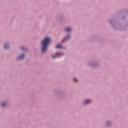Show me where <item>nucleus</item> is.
Instances as JSON below:
<instances>
[{
	"label": "nucleus",
	"mask_w": 128,
	"mask_h": 128,
	"mask_svg": "<svg viewBox=\"0 0 128 128\" xmlns=\"http://www.w3.org/2000/svg\"><path fill=\"white\" fill-rule=\"evenodd\" d=\"M24 55L22 54L20 56H19L17 60H24Z\"/></svg>",
	"instance_id": "3"
},
{
	"label": "nucleus",
	"mask_w": 128,
	"mask_h": 128,
	"mask_svg": "<svg viewBox=\"0 0 128 128\" xmlns=\"http://www.w3.org/2000/svg\"><path fill=\"white\" fill-rule=\"evenodd\" d=\"M52 40V38L50 37H47L44 38V40L42 42V50L43 52H46V50L48 48V46L50 42Z\"/></svg>",
	"instance_id": "1"
},
{
	"label": "nucleus",
	"mask_w": 128,
	"mask_h": 128,
	"mask_svg": "<svg viewBox=\"0 0 128 128\" xmlns=\"http://www.w3.org/2000/svg\"><path fill=\"white\" fill-rule=\"evenodd\" d=\"M64 56V54L62 53H56V56L54 55L52 56V58H60V56Z\"/></svg>",
	"instance_id": "2"
},
{
	"label": "nucleus",
	"mask_w": 128,
	"mask_h": 128,
	"mask_svg": "<svg viewBox=\"0 0 128 128\" xmlns=\"http://www.w3.org/2000/svg\"><path fill=\"white\" fill-rule=\"evenodd\" d=\"M74 82H78V79L74 78Z\"/></svg>",
	"instance_id": "10"
},
{
	"label": "nucleus",
	"mask_w": 128,
	"mask_h": 128,
	"mask_svg": "<svg viewBox=\"0 0 128 128\" xmlns=\"http://www.w3.org/2000/svg\"><path fill=\"white\" fill-rule=\"evenodd\" d=\"M21 50H26V48H21Z\"/></svg>",
	"instance_id": "11"
},
{
	"label": "nucleus",
	"mask_w": 128,
	"mask_h": 128,
	"mask_svg": "<svg viewBox=\"0 0 128 128\" xmlns=\"http://www.w3.org/2000/svg\"><path fill=\"white\" fill-rule=\"evenodd\" d=\"M66 38L67 40H68V38H70V36H67Z\"/></svg>",
	"instance_id": "9"
},
{
	"label": "nucleus",
	"mask_w": 128,
	"mask_h": 128,
	"mask_svg": "<svg viewBox=\"0 0 128 128\" xmlns=\"http://www.w3.org/2000/svg\"><path fill=\"white\" fill-rule=\"evenodd\" d=\"M70 30H72V28H66V31L68 32H70Z\"/></svg>",
	"instance_id": "5"
},
{
	"label": "nucleus",
	"mask_w": 128,
	"mask_h": 128,
	"mask_svg": "<svg viewBox=\"0 0 128 128\" xmlns=\"http://www.w3.org/2000/svg\"><path fill=\"white\" fill-rule=\"evenodd\" d=\"M4 48H6V49L8 48V44H5L4 45Z\"/></svg>",
	"instance_id": "6"
},
{
	"label": "nucleus",
	"mask_w": 128,
	"mask_h": 128,
	"mask_svg": "<svg viewBox=\"0 0 128 128\" xmlns=\"http://www.w3.org/2000/svg\"><path fill=\"white\" fill-rule=\"evenodd\" d=\"M6 102H3L2 104V106H6Z\"/></svg>",
	"instance_id": "8"
},
{
	"label": "nucleus",
	"mask_w": 128,
	"mask_h": 128,
	"mask_svg": "<svg viewBox=\"0 0 128 128\" xmlns=\"http://www.w3.org/2000/svg\"><path fill=\"white\" fill-rule=\"evenodd\" d=\"M89 102H90V100H86L84 102L83 104H88Z\"/></svg>",
	"instance_id": "4"
},
{
	"label": "nucleus",
	"mask_w": 128,
	"mask_h": 128,
	"mask_svg": "<svg viewBox=\"0 0 128 128\" xmlns=\"http://www.w3.org/2000/svg\"><path fill=\"white\" fill-rule=\"evenodd\" d=\"M57 48H62V45L61 44H58L56 46Z\"/></svg>",
	"instance_id": "7"
}]
</instances>
